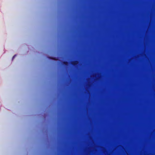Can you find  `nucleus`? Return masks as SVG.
<instances>
[{
  "instance_id": "1",
  "label": "nucleus",
  "mask_w": 155,
  "mask_h": 155,
  "mask_svg": "<svg viewBox=\"0 0 155 155\" xmlns=\"http://www.w3.org/2000/svg\"><path fill=\"white\" fill-rule=\"evenodd\" d=\"M155 138V136H111V138Z\"/></svg>"
},
{
  "instance_id": "2",
  "label": "nucleus",
  "mask_w": 155,
  "mask_h": 155,
  "mask_svg": "<svg viewBox=\"0 0 155 155\" xmlns=\"http://www.w3.org/2000/svg\"><path fill=\"white\" fill-rule=\"evenodd\" d=\"M78 63V61H72L71 62V64L74 66L77 65Z\"/></svg>"
},
{
  "instance_id": "3",
  "label": "nucleus",
  "mask_w": 155,
  "mask_h": 155,
  "mask_svg": "<svg viewBox=\"0 0 155 155\" xmlns=\"http://www.w3.org/2000/svg\"><path fill=\"white\" fill-rule=\"evenodd\" d=\"M63 64L64 65L67 66L68 64V62L66 61H64L63 62Z\"/></svg>"
},
{
  "instance_id": "4",
  "label": "nucleus",
  "mask_w": 155,
  "mask_h": 155,
  "mask_svg": "<svg viewBox=\"0 0 155 155\" xmlns=\"http://www.w3.org/2000/svg\"><path fill=\"white\" fill-rule=\"evenodd\" d=\"M49 58L51 59H53L54 60H57L58 59H57L56 58H54L53 57H49Z\"/></svg>"
},
{
  "instance_id": "5",
  "label": "nucleus",
  "mask_w": 155,
  "mask_h": 155,
  "mask_svg": "<svg viewBox=\"0 0 155 155\" xmlns=\"http://www.w3.org/2000/svg\"><path fill=\"white\" fill-rule=\"evenodd\" d=\"M16 56V55H14L13 56V58H12V59H13V58H14Z\"/></svg>"
}]
</instances>
